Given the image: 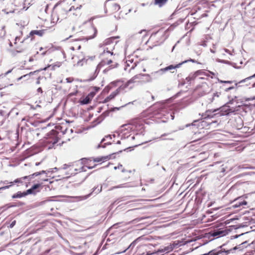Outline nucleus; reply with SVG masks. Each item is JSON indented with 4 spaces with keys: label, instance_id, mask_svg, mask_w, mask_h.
Returning <instances> with one entry per match:
<instances>
[{
    "label": "nucleus",
    "instance_id": "nucleus-23",
    "mask_svg": "<svg viewBox=\"0 0 255 255\" xmlns=\"http://www.w3.org/2000/svg\"><path fill=\"white\" fill-rule=\"evenodd\" d=\"M43 48L40 47L39 49V51H37L36 53L34 54L33 56H31L29 58V62H32L34 61H36L39 58V56H43L47 53V51H42Z\"/></svg>",
    "mask_w": 255,
    "mask_h": 255
},
{
    "label": "nucleus",
    "instance_id": "nucleus-3",
    "mask_svg": "<svg viewBox=\"0 0 255 255\" xmlns=\"http://www.w3.org/2000/svg\"><path fill=\"white\" fill-rule=\"evenodd\" d=\"M55 129H52L50 132L47 135L46 139V143L48 144H52L54 145L58 142L59 137L61 134L64 133V131L62 130V127L61 126H56Z\"/></svg>",
    "mask_w": 255,
    "mask_h": 255
},
{
    "label": "nucleus",
    "instance_id": "nucleus-10",
    "mask_svg": "<svg viewBox=\"0 0 255 255\" xmlns=\"http://www.w3.org/2000/svg\"><path fill=\"white\" fill-rule=\"evenodd\" d=\"M123 128L126 129L140 130L143 128V121L141 120H137L134 122V124L126 125Z\"/></svg>",
    "mask_w": 255,
    "mask_h": 255
},
{
    "label": "nucleus",
    "instance_id": "nucleus-44",
    "mask_svg": "<svg viewBox=\"0 0 255 255\" xmlns=\"http://www.w3.org/2000/svg\"><path fill=\"white\" fill-rule=\"evenodd\" d=\"M39 164V163H36V164H35V165H37H37H38Z\"/></svg>",
    "mask_w": 255,
    "mask_h": 255
},
{
    "label": "nucleus",
    "instance_id": "nucleus-35",
    "mask_svg": "<svg viewBox=\"0 0 255 255\" xmlns=\"http://www.w3.org/2000/svg\"><path fill=\"white\" fill-rule=\"evenodd\" d=\"M166 1H154V4H159L160 6L165 3Z\"/></svg>",
    "mask_w": 255,
    "mask_h": 255
},
{
    "label": "nucleus",
    "instance_id": "nucleus-7",
    "mask_svg": "<svg viewBox=\"0 0 255 255\" xmlns=\"http://www.w3.org/2000/svg\"><path fill=\"white\" fill-rule=\"evenodd\" d=\"M119 37L118 36L110 37L105 39L104 41L101 44V47H103L104 55H105L106 52H112V51L114 49L115 44L117 42L116 39Z\"/></svg>",
    "mask_w": 255,
    "mask_h": 255
},
{
    "label": "nucleus",
    "instance_id": "nucleus-41",
    "mask_svg": "<svg viewBox=\"0 0 255 255\" xmlns=\"http://www.w3.org/2000/svg\"><path fill=\"white\" fill-rule=\"evenodd\" d=\"M163 40H164V39H163V38L162 37L161 39H159V41H160V42H162V41H163Z\"/></svg>",
    "mask_w": 255,
    "mask_h": 255
},
{
    "label": "nucleus",
    "instance_id": "nucleus-26",
    "mask_svg": "<svg viewBox=\"0 0 255 255\" xmlns=\"http://www.w3.org/2000/svg\"><path fill=\"white\" fill-rule=\"evenodd\" d=\"M19 42L21 44H23V40L21 39L20 37H16L15 39V42L14 43L15 45V48L18 49L19 50H17V52H21L24 50L23 47H20V46L18 44V43Z\"/></svg>",
    "mask_w": 255,
    "mask_h": 255
},
{
    "label": "nucleus",
    "instance_id": "nucleus-27",
    "mask_svg": "<svg viewBox=\"0 0 255 255\" xmlns=\"http://www.w3.org/2000/svg\"><path fill=\"white\" fill-rule=\"evenodd\" d=\"M46 31V29H41V30H33L30 31V35L31 36H33L34 35H37L39 36H42Z\"/></svg>",
    "mask_w": 255,
    "mask_h": 255
},
{
    "label": "nucleus",
    "instance_id": "nucleus-2",
    "mask_svg": "<svg viewBox=\"0 0 255 255\" xmlns=\"http://www.w3.org/2000/svg\"><path fill=\"white\" fill-rule=\"evenodd\" d=\"M64 2L65 1H61L56 3L55 5V7L58 5H60L62 7L64 8V13L59 14L58 20L60 19L62 20L63 19L66 18L68 11H71L73 12V14L76 15L80 14L81 13V8L82 7L81 4H75L72 5L70 8H68L64 7L65 5H66Z\"/></svg>",
    "mask_w": 255,
    "mask_h": 255
},
{
    "label": "nucleus",
    "instance_id": "nucleus-39",
    "mask_svg": "<svg viewBox=\"0 0 255 255\" xmlns=\"http://www.w3.org/2000/svg\"><path fill=\"white\" fill-rule=\"evenodd\" d=\"M37 92L40 93H42L43 91L42 88L40 87L38 88L37 89Z\"/></svg>",
    "mask_w": 255,
    "mask_h": 255
},
{
    "label": "nucleus",
    "instance_id": "nucleus-4",
    "mask_svg": "<svg viewBox=\"0 0 255 255\" xmlns=\"http://www.w3.org/2000/svg\"><path fill=\"white\" fill-rule=\"evenodd\" d=\"M137 65H138V67H140L143 68V72H145V68L142 64L139 63L138 58L136 56L133 55L129 56L127 58L125 70L130 72L132 69H133Z\"/></svg>",
    "mask_w": 255,
    "mask_h": 255
},
{
    "label": "nucleus",
    "instance_id": "nucleus-40",
    "mask_svg": "<svg viewBox=\"0 0 255 255\" xmlns=\"http://www.w3.org/2000/svg\"><path fill=\"white\" fill-rule=\"evenodd\" d=\"M225 51L226 52L229 53L230 54H231L229 50H228L227 49H225Z\"/></svg>",
    "mask_w": 255,
    "mask_h": 255
},
{
    "label": "nucleus",
    "instance_id": "nucleus-29",
    "mask_svg": "<svg viewBox=\"0 0 255 255\" xmlns=\"http://www.w3.org/2000/svg\"><path fill=\"white\" fill-rule=\"evenodd\" d=\"M27 195H28V193H27V191L23 192H21L19 191V192H17L16 194H13L12 196V198L13 199L14 198H21L22 197L25 196Z\"/></svg>",
    "mask_w": 255,
    "mask_h": 255
},
{
    "label": "nucleus",
    "instance_id": "nucleus-34",
    "mask_svg": "<svg viewBox=\"0 0 255 255\" xmlns=\"http://www.w3.org/2000/svg\"><path fill=\"white\" fill-rule=\"evenodd\" d=\"M61 66V63L60 62H57L55 64L53 65H51L48 66V67H51V69L55 70L56 67L58 68Z\"/></svg>",
    "mask_w": 255,
    "mask_h": 255
},
{
    "label": "nucleus",
    "instance_id": "nucleus-36",
    "mask_svg": "<svg viewBox=\"0 0 255 255\" xmlns=\"http://www.w3.org/2000/svg\"><path fill=\"white\" fill-rule=\"evenodd\" d=\"M219 96L217 94H214L212 97L211 102L213 103L216 99H219Z\"/></svg>",
    "mask_w": 255,
    "mask_h": 255
},
{
    "label": "nucleus",
    "instance_id": "nucleus-14",
    "mask_svg": "<svg viewBox=\"0 0 255 255\" xmlns=\"http://www.w3.org/2000/svg\"><path fill=\"white\" fill-rule=\"evenodd\" d=\"M143 76L149 77V76L148 74H137V75H135L134 76H133V77H132L129 80H128L125 84V85L124 86H123V89H125L126 88H127L129 85V84L130 83L139 82L141 81V77Z\"/></svg>",
    "mask_w": 255,
    "mask_h": 255
},
{
    "label": "nucleus",
    "instance_id": "nucleus-20",
    "mask_svg": "<svg viewBox=\"0 0 255 255\" xmlns=\"http://www.w3.org/2000/svg\"><path fill=\"white\" fill-rule=\"evenodd\" d=\"M228 230L226 229H218L212 232V236L218 238L226 236L228 234Z\"/></svg>",
    "mask_w": 255,
    "mask_h": 255
},
{
    "label": "nucleus",
    "instance_id": "nucleus-22",
    "mask_svg": "<svg viewBox=\"0 0 255 255\" xmlns=\"http://www.w3.org/2000/svg\"><path fill=\"white\" fill-rule=\"evenodd\" d=\"M74 168H75L76 174L78 172L85 171L86 169L84 168V164L82 163V160L74 162L72 163Z\"/></svg>",
    "mask_w": 255,
    "mask_h": 255
},
{
    "label": "nucleus",
    "instance_id": "nucleus-21",
    "mask_svg": "<svg viewBox=\"0 0 255 255\" xmlns=\"http://www.w3.org/2000/svg\"><path fill=\"white\" fill-rule=\"evenodd\" d=\"M123 86H120L118 89H117L115 91L112 92L109 96L107 97L105 100L104 102V103H107L109 101H111L113 99L115 98V97L117 96L120 92V91L122 90H124Z\"/></svg>",
    "mask_w": 255,
    "mask_h": 255
},
{
    "label": "nucleus",
    "instance_id": "nucleus-17",
    "mask_svg": "<svg viewBox=\"0 0 255 255\" xmlns=\"http://www.w3.org/2000/svg\"><path fill=\"white\" fill-rule=\"evenodd\" d=\"M81 160L85 168V167H87L89 169H92L95 167V164H94V157L83 158H82Z\"/></svg>",
    "mask_w": 255,
    "mask_h": 255
},
{
    "label": "nucleus",
    "instance_id": "nucleus-37",
    "mask_svg": "<svg viewBox=\"0 0 255 255\" xmlns=\"http://www.w3.org/2000/svg\"><path fill=\"white\" fill-rule=\"evenodd\" d=\"M16 221L14 220L11 222V223L9 225V227L10 228H12L13 227V226L15 225Z\"/></svg>",
    "mask_w": 255,
    "mask_h": 255
},
{
    "label": "nucleus",
    "instance_id": "nucleus-16",
    "mask_svg": "<svg viewBox=\"0 0 255 255\" xmlns=\"http://www.w3.org/2000/svg\"><path fill=\"white\" fill-rule=\"evenodd\" d=\"M219 111V108H218V107L214 110H207L202 115V117H204V119H206L207 118H212L216 116L219 117V113H218Z\"/></svg>",
    "mask_w": 255,
    "mask_h": 255
},
{
    "label": "nucleus",
    "instance_id": "nucleus-19",
    "mask_svg": "<svg viewBox=\"0 0 255 255\" xmlns=\"http://www.w3.org/2000/svg\"><path fill=\"white\" fill-rule=\"evenodd\" d=\"M43 186L41 185L40 184H38L37 183H34V185L31 187V188L27 190V193L28 194H36L37 192H40V191L42 189Z\"/></svg>",
    "mask_w": 255,
    "mask_h": 255
},
{
    "label": "nucleus",
    "instance_id": "nucleus-30",
    "mask_svg": "<svg viewBox=\"0 0 255 255\" xmlns=\"http://www.w3.org/2000/svg\"><path fill=\"white\" fill-rule=\"evenodd\" d=\"M163 34L161 33L160 31H158L155 33H152L150 36V39L152 40H155L159 37H163Z\"/></svg>",
    "mask_w": 255,
    "mask_h": 255
},
{
    "label": "nucleus",
    "instance_id": "nucleus-24",
    "mask_svg": "<svg viewBox=\"0 0 255 255\" xmlns=\"http://www.w3.org/2000/svg\"><path fill=\"white\" fill-rule=\"evenodd\" d=\"M17 3H15L16 8L15 9L17 11H20L21 10H26L28 8V5L30 4V3H28L27 6H26V4L25 3L26 1H16Z\"/></svg>",
    "mask_w": 255,
    "mask_h": 255
},
{
    "label": "nucleus",
    "instance_id": "nucleus-43",
    "mask_svg": "<svg viewBox=\"0 0 255 255\" xmlns=\"http://www.w3.org/2000/svg\"><path fill=\"white\" fill-rule=\"evenodd\" d=\"M21 78H22V77H20V78H18L17 79V80H19L21 79Z\"/></svg>",
    "mask_w": 255,
    "mask_h": 255
},
{
    "label": "nucleus",
    "instance_id": "nucleus-25",
    "mask_svg": "<svg viewBox=\"0 0 255 255\" xmlns=\"http://www.w3.org/2000/svg\"><path fill=\"white\" fill-rule=\"evenodd\" d=\"M218 108H219V111L218 112V113H219V117L228 115L231 112V110L228 106H222Z\"/></svg>",
    "mask_w": 255,
    "mask_h": 255
},
{
    "label": "nucleus",
    "instance_id": "nucleus-5",
    "mask_svg": "<svg viewBox=\"0 0 255 255\" xmlns=\"http://www.w3.org/2000/svg\"><path fill=\"white\" fill-rule=\"evenodd\" d=\"M115 169H118L120 172V177L124 180L132 179L135 177V170L126 169L122 164H119L118 166L114 167Z\"/></svg>",
    "mask_w": 255,
    "mask_h": 255
},
{
    "label": "nucleus",
    "instance_id": "nucleus-13",
    "mask_svg": "<svg viewBox=\"0 0 255 255\" xmlns=\"http://www.w3.org/2000/svg\"><path fill=\"white\" fill-rule=\"evenodd\" d=\"M96 95L95 92H91L86 97H82L79 101L81 105H86L91 103L92 99Z\"/></svg>",
    "mask_w": 255,
    "mask_h": 255
},
{
    "label": "nucleus",
    "instance_id": "nucleus-38",
    "mask_svg": "<svg viewBox=\"0 0 255 255\" xmlns=\"http://www.w3.org/2000/svg\"><path fill=\"white\" fill-rule=\"evenodd\" d=\"M115 10H119V9H120V5H119V4H115Z\"/></svg>",
    "mask_w": 255,
    "mask_h": 255
},
{
    "label": "nucleus",
    "instance_id": "nucleus-1",
    "mask_svg": "<svg viewBox=\"0 0 255 255\" xmlns=\"http://www.w3.org/2000/svg\"><path fill=\"white\" fill-rule=\"evenodd\" d=\"M68 30L70 31L69 34V38L73 37L77 34L82 33L83 35L79 38V40L92 39L96 36L97 33L96 28L90 21L85 22L81 25L77 24L70 25L68 27Z\"/></svg>",
    "mask_w": 255,
    "mask_h": 255
},
{
    "label": "nucleus",
    "instance_id": "nucleus-18",
    "mask_svg": "<svg viewBox=\"0 0 255 255\" xmlns=\"http://www.w3.org/2000/svg\"><path fill=\"white\" fill-rule=\"evenodd\" d=\"M63 170L68 176L74 175L76 174L75 168H74L72 163L64 165Z\"/></svg>",
    "mask_w": 255,
    "mask_h": 255
},
{
    "label": "nucleus",
    "instance_id": "nucleus-12",
    "mask_svg": "<svg viewBox=\"0 0 255 255\" xmlns=\"http://www.w3.org/2000/svg\"><path fill=\"white\" fill-rule=\"evenodd\" d=\"M32 176L33 175L25 176L24 177L17 178V179H15L13 181L9 182V184L8 185H6V186H5L0 188V190L8 189L9 187L12 186L14 183L17 184V186H19V185H18L19 184H22L24 180H27L28 181H29V178L32 177Z\"/></svg>",
    "mask_w": 255,
    "mask_h": 255
},
{
    "label": "nucleus",
    "instance_id": "nucleus-45",
    "mask_svg": "<svg viewBox=\"0 0 255 255\" xmlns=\"http://www.w3.org/2000/svg\"><path fill=\"white\" fill-rule=\"evenodd\" d=\"M143 31H144V32H146V30H143ZM142 32V31H141V32Z\"/></svg>",
    "mask_w": 255,
    "mask_h": 255
},
{
    "label": "nucleus",
    "instance_id": "nucleus-11",
    "mask_svg": "<svg viewBox=\"0 0 255 255\" xmlns=\"http://www.w3.org/2000/svg\"><path fill=\"white\" fill-rule=\"evenodd\" d=\"M249 194H245L242 196H240L233 202V207L234 208H238L244 205H247V202L245 200V199H247Z\"/></svg>",
    "mask_w": 255,
    "mask_h": 255
},
{
    "label": "nucleus",
    "instance_id": "nucleus-8",
    "mask_svg": "<svg viewBox=\"0 0 255 255\" xmlns=\"http://www.w3.org/2000/svg\"><path fill=\"white\" fill-rule=\"evenodd\" d=\"M102 55L103 56V58L97 65V68L98 69H100L101 67L106 65H110L113 62V59L114 58L113 52H106L105 55L104 54L103 52Z\"/></svg>",
    "mask_w": 255,
    "mask_h": 255
},
{
    "label": "nucleus",
    "instance_id": "nucleus-33",
    "mask_svg": "<svg viewBox=\"0 0 255 255\" xmlns=\"http://www.w3.org/2000/svg\"><path fill=\"white\" fill-rule=\"evenodd\" d=\"M6 34V31L4 26H2L0 29V38L3 37Z\"/></svg>",
    "mask_w": 255,
    "mask_h": 255
},
{
    "label": "nucleus",
    "instance_id": "nucleus-9",
    "mask_svg": "<svg viewBox=\"0 0 255 255\" xmlns=\"http://www.w3.org/2000/svg\"><path fill=\"white\" fill-rule=\"evenodd\" d=\"M10 72L11 70H9L6 72L4 75H0V89L13 85V80H11L7 76V74Z\"/></svg>",
    "mask_w": 255,
    "mask_h": 255
},
{
    "label": "nucleus",
    "instance_id": "nucleus-32",
    "mask_svg": "<svg viewBox=\"0 0 255 255\" xmlns=\"http://www.w3.org/2000/svg\"><path fill=\"white\" fill-rule=\"evenodd\" d=\"M204 119V120H201L199 122L198 126L199 127H201V128H206L208 126H209V124L206 122Z\"/></svg>",
    "mask_w": 255,
    "mask_h": 255
},
{
    "label": "nucleus",
    "instance_id": "nucleus-15",
    "mask_svg": "<svg viewBox=\"0 0 255 255\" xmlns=\"http://www.w3.org/2000/svg\"><path fill=\"white\" fill-rule=\"evenodd\" d=\"M111 158V155H108L106 156H101L94 157V164H95V167L98 166L102 164L103 163L105 162L108 160H109Z\"/></svg>",
    "mask_w": 255,
    "mask_h": 255
},
{
    "label": "nucleus",
    "instance_id": "nucleus-31",
    "mask_svg": "<svg viewBox=\"0 0 255 255\" xmlns=\"http://www.w3.org/2000/svg\"><path fill=\"white\" fill-rule=\"evenodd\" d=\"M81 48V45L79 44L78 43H75L72 44L70 46V49L72 50H79Z\"/></svg>",
    "mask_w": 255,
    "mask_h": 255
},
{
    "label": "nucleus",
    "instance_id": "nucleus-46",
    "mask_svg": "<svg viewBox=\"0 0 255 255\" xmlns=\"http://www.w3.org/2000/svg\"><path fill=\"white\" fill-rule=\"evenodd\" d=\"M253 100H255V97L253 98Z\"/></svg>",
    "mask_w": 255,
    "mask_h": 255
},
{
    "label": "nucleus",
    "instance_id": "nucleus-6",
    "mask_svg": "<svg viewBox=\"0 0 255 255\" xmlns=\"http://www.w3.org/2000/svg\"><path fill=\"white\" fill-rule=\"evenodd\" d=\"M30 175H33L32 177L29 178V181L33 183H37L43 186L45 182L48 181V176L44 170L39 172H35Z\"/></svg>",
    "mask_w": 255,
    "mask_h": 255
},
{
    "label": "nucleus",
    "instance_id": "nucleus-28",
    "mask_svg": "<svg viewBox=\"0 0 255 255\" xmlns=\"http://www.w3.org/2000/svg\"><path fill=\"white\" fill-rule=\"evenodd\" d=\"M186 62H187L186 61H185L182 62L178 64H176L175 65H170L163 69H162L161 70H162L163 71H166L170 70H171L173 69H176V68H179L183 63H186Z\"/></svg>",
    "mask_w": 255,
    "mask_h": 255
},
{
    "label": "nucleus",
    "instance_id": "nucleus-47",
    "mask_svg": "<svg viewBox=\"0 0 255 255\" xmlns=\"http://www.w3.org/2000/svg\"><path fill=\"white\" fill-rule=\"evenodd\" d=\"M222 103L220 104L219 106H221V105H222Z\"/></svg>",
    "mask_w": 255,
    "mask_h": 255
},
{
    "label": "nucleus",
    "instance_id": "nucleus-42",
    "mask_svg": "<svg viewBox=\"0 0 255 255\" xmlns=\"http://www.w3.org/2000/svg\"><path fill=\"white\" fill-rule=\"evenodd\" d=\"M252 77H255V74L254 75H253L252 76H251L249 77V79L252 78Z\"/></svg>",
    "mask_w": 255,
    "mask_h": 255
}]
</instances>
